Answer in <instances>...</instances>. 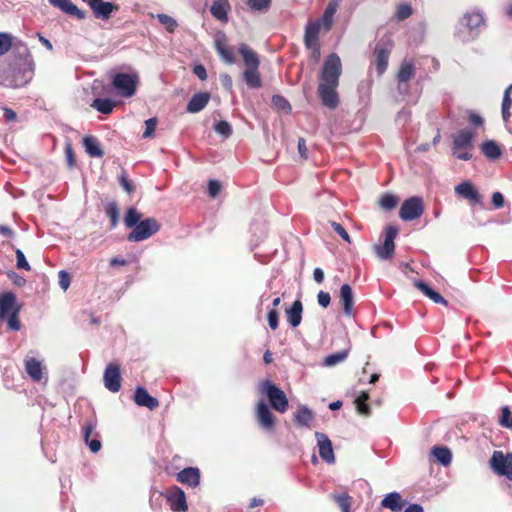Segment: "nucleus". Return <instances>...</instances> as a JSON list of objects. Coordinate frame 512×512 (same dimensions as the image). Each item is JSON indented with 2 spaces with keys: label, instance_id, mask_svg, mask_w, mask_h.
<instances>
[{
  "label": "nucleus",
  "instance_id": "obj_1",
  "mask_svg": "<svg viewBox=\"0 0 512 512\" xmlns=\"http://www.w3.org/2000/svg\"><path fill=\"white\" fill-rule=\"evenodd\" d=\"M341 74L342 63L340 57L336 53L329 54L320 71L317 89L322 104L329 109H335L339 105L337 87Z\"/></svg>",
  "mask_w": 512,
  "mask_h": 512
},
{
  "label": "nucleus",
  "instance_id": "obj_2",
  "mask_svg": "<svg viewBox=\"0 0 512 512\" xmlns=\"http://www.w3.org/2000/svg\"><path fill=\"white\" fill-rule=\"evenodd\" d=\"M476 132L472 129H461L453 135L452 155L459 160L468 161L472 159V149Z\"/></svg>",
  "mask_w": 512,
  "mask_h": 512
},
{
  "label": "nucleus",
  "instance_id": "obj_3",
  "mask_svg": "<svg viewBox=\"0 0 512 512\" xmlns=\"http://www.w3.org/2000/svg\"><path fill=\"white\" fill-rule=\"evenodd\" d=\"M393 46V40L388 34L377 40L373 50L371 66H375L378 76H382L387 70Z\"/></svg>",
  "mask_w": 512,
  "mask_h": 512
},
{
  "label": "nucleus",
  "instance_id": "obj_4",
  "mask_svg": "<svg viewBox=\"0 0 512 512\" xmlns=\"http://www.w3.org/2000/svg\"><path fill=\"white\" fill-rule=\"evenodd\" d=\"M259 392L266 395L271 407L279 413H285L289 406V401L284 393L276 384L270 380L263 381L259 386Z\"/></svg>",
  "mask_w": 512,
  "mask_h": 512
},
{
  "label": "nucleus",
  "instance_id": "obj_5",
  "mask_svg": "<svg viewBox=\"0 0 512 512\" xmlns=\"http://www.w3.org/2000/svg\"><path fill=\"white\" fill-rule=\"evenodd\" d=\"M160 230V224L155 218L140 220L138 224L127 235L130 242H140L150 238Z\"/></svg>",
  "mask_w": 512,
  "mask_h": 512
},
{
  "label": "nucleus",
  "instance_id": "obj_6",
  "mask_svg": "<svg viewBox=\"0 0 512 512\" xmlns=\"http://www.w3.org/2000/svg\"><path fill=\"white\" fill-rule=\"evenodd\" d=\"M139 77L136 73H116L113 77V87L122 97H132L136 93Z\"/></svg>",
  "mask_w": 512,
  "mask_h": 512
},
{
  "label": "nucleus",
  "instance_id": "obj_7",
  "mask_svg": "<svg viewBox=\"0 0 512 512\" xmlns=\"http://www.w3.org/2000/svg\"><path fill=\"white\" fill-rule=\"evenodd\" d=\"M489 464L495 474L512 480V452L504 454L500 450H495Z\"/></svg>",
  "mask_w": 512,
  "mask_h": 512
},
{
  "label": "nucleus",
  "instance_id": "obj_8",
  "mask_svg": "<svg viewBox=\"0 0 512 512\" xmlns=\"http://www.w3.org/2000/svg\"><path fill=\"white\" fill-rule=\"evenodd\" d=\"M398 235V228L394 225H388L384 229V242L374 246L378 258L381 260L391 259L395 251L394 240Z\"/></svg>",
  "mask_w": 512,
  "mask_h": 512
},
{
  "label": "nucleus",
  "instance_id": "obj_9",
  "mask_svg": "<svg viewBox=\"0 0 512 512\" xmlns=\"http://www.w3.org/2000/svg\"><path fill=\"white\" fill-rule=\"evenodd\" d=\"M423 201L420 197H411L402 203L399 216L404 221L415 220L423 214Z\"/></svg>",
  "mask_w": 512,
  "mask_h": 512
},
{
  "label": "nucleus",
  "instance_id": "obj_10",
  "mask_svg": "<svg viewBox=\"0 0 512 512\" xmlns=\"http://www.w3.org/2000/svg\"><path fill=\"white\" fill-rule=\"evenodd\" d=\"M93 12V15L97 19L107 21L110 19L111 14L117 10V6L108 1L104 0H84Z\"/></svg>",
  "mask_w": 512,
  "mask_h": 512
},
{
  "label": "nucleus",
  "instance_id": "obj_11",
  "mask_svg": "<svg viewBox=\"0 0 512 512\" xmlns=\"http://www.w3.org/2000/svg\"><path fill=\"white\" fill-rule=\"evenodd\" d=\"M455 193L472 205H482L483 197L470 181H464L455 187Z\"/></svg>",
  "mask_w": 512,
  "mask_h": 512
},
{
  "label": "nucleus",
  "instance_id": "obj_12",
  "mask_svg": "<svg viewBox=\"0 0 512 512\" xmlns=\"http://www.w3.org/2000/svg\"><path fill=\"white\" fill-rule=\"evenodd\" d=\"M103 380L104 386L110 392H118L121 388V374L119 365L113 363L108 364L104 371Z\"/></svg>",
  "mask_w": 512,
  "mask_h": 512
},
{
  "label": "nucleus",
  "instance_id": "obj_13",
  "mask_svg": "<svg viewBox=\"0 0 512 512\" xmlns=\"http://www.w3.org/2000/svg\"><path fill=\"white\" fill-rule=\"evenodd\" d=\"M315 438L317 440V445L319 448V455L323 461L328 464H332L335 462V455L332 447V442L328 438V436L321 432L315 433Z\"/></svg>",
  "mask_w": 512,
  "mask_h": 512
},
{
  "label": "nucleus",
  "instance_id": "obj_14",
  "mask_svg": "<svg viewBox=\"0 0 512 512\" xmlns=\"http://www.w3.org/2000/svg\"><path fill=\"white\" fill-rule=\"evenodd\" d=\"M167 502L173 512H186L188 505L186 495L179 487H174L167 493Z\"/></svg>",
  "mask_w": 512,
  "mask_h": 512
},
{
  "label": "nucleus",
  "instance_id": "obj_15",
  "mask_svg": "<svg viewBox=\"0 0 512 512\" xmlns=\"http://www.w3.org/2000/svg\"><path fill=\"white\" fill-rule=\"evenodd\" d=\"M215 49L220 58L227 64L235 63V55L232 48L227 46V37L225 33L218 32L215 37Z\"/></svg>",
  "mask_w": 512,
  "mask_h": 512
},
{
  "label": "nucleus",
  "instance_id": "obj_16",
  "mask_svg": "<svg viewBox=\"0 0 512 512\" xmlns=\"http://www.w3.org/2000/svg\"><path fill=\"white\" fill-rule=\"evenodd\" d=\"M49 3L58 9H60L63 13L75 17L79 20H83L86 18V13L78 8L73 2L70 0H48Z\"/></svg>",
  "mask_w": 512,
  "mask_h": 512
},
{
  "label": "nucleus",
  "instance_id": "obj_17",
  "mask_svg": "<svg viewBox=\"0 0 512 512\" xmlns=\"http://www.w3.org/2000/svg\"><path fill=\"white\" fill-rule=\"evenodd\" d=\"M256 417L260 426L270 430L274 426V416L264 401H260L256 408Z\"/></svg>",
  "mask_w": 512,
  "mask_h": 512
},
{
  "label": "nucleus",
  "instance_id": "obj_18",
  "mask_svg": "<svg viewBox=\"0 0 512 512\" xmlns=\"http://www.w3.org/2000/svg\"><path fill=\"white\" fill-rule=\"evenodd\" d=\"M14 310H20V307L16 305V295L12 292L0 294V319L4 320Z\"/></svg>",
  "mask_w": 512,
  "mask_h": 512
},
{
  "label": "nucleus",
  "instance_id": "obj_19",
  "mask_svg": "<svg viewBox=\"0 0 512 512\" xmlns=\"http://www.w3.org/2000/svg\"><path fill=\"white\" fill-rule=\"evenodd\" d=\"M321 30V22L320 21H308L305 25L304 31V45H318L319 44V34Z\"/></svg>",
  "mask_w": 512,
  "mask_h": 512
},
{
  "label": "nucleus",
  "instance_id": "obj_20",
  "mask_svg": "<svg viewBox=\"0 0 512 512\" xmlns=\"http://www.w3.org/2000/svg\"><path fill=\"white\" fill-rule=\"evenodd\" d=\"M135 403L138 406L154 410L159 406V401L152 397L145 388L137 387L134 394Z\"/></svg>",
  "mask_w": 512,
  "mask_h": 512
},
{
  "label": "nucleus",
  "instance_id": "obj_21",
  "mask_svg": "<svg viewBox=\"0 0 512 512\" xmlns=\"http://www.w3.org/2000/svg\"><path fill=\"white\" fill-rule=\"evenodd\" d=\"M340 5V0H330L323 12L321 19L317 21L321 22V27L324 28L325 31H330L334 21V15L336 14Z\"/></svg>",
  "mask_w": 512,
  "mask_h": 512
},
{
  "label": "nucleus",
  "instance_id": "obj_22",
  "mask_svg": "<svg viewBox=\"0 0 512 512\" xmlns=\"http://www.w3.org/2000/svg\"><path fill=\"white\" fill-rule=\"evenodd\" d=\"M177 480L190 487H196L200 482V471L195 467H187L180 471L177 475Z\"/></svg>",
  "mask_w": 512,
  "mask_h": 512
},
{
  "label": "nucleus",
  "instance_id": "obj_23",
  "mask_svg": "<svg viewBox=\"0 0 512 512\" xmlns=\"http://www.w3.org/2000/svg\"><path fill=\"white\" fill-rule=\"evenodd\" d=\"M210 100V94L207 92H199L192 96L187 104L189 113H198L202 111Z\"/></svg>",
  "mask_w": 512,
  "mask_h": 512
},
{
  "label": "nucleus",
  "instance_id": "obj_24",
  "mask_svg": "<svg viewBox=\"0 0 512 512\" xmlns=\"http://www.w3.org/2000/svg\"><path fill=\"white\" fill-rule=\"evenodd\" d=\"M230 9L231 6L228 0H215L210 7V13L217 20L226 23L228 22V12Z\"/></svg>",
  "mask_w": 512,
  "mask_h": 512
},
{
  "label": "nucleus",
  "instance_id": "obj_25",
  "mask_svg": "<svg viewBox=\"0 0 512 512\" xmlns=\"http://www.w3.org/2000/svg\"><path fill=\"white\" fill-rule=\"evenodd\" d=\"M414 285L429 299H431L436 304H442L447 306L448 302L447 300L436 290L431 288L427 283L424 281L418 280L415 281Z\"/></svg>",
  "mask_w": 512,
  "mask_h": 512
},
{
  "label": "nucleus",
  "instance_id": "obj_26",
  "mask_svg": "<svg viewBox=\"0 0 512 512\" xmlns=\"http://www.w3.org/2000/svg\"><path fill=\"white\" fill-rule=\"evenodd\" d=\"M340 301L345 315L351 316L353 312L354 297L349 284H343L340 288Z\"/></svg>",
  "mask_w": 512,
  "mask_h": 512
},
{
  "label": "nucleus",
  "instance_id": "obj_27",
  "mask_svg": "<svg viewBox=\"0 0 512 512\" xmlns=\"http://www.w3.org/2000/svg\"><path fill=\"white\" fill-rule=\"evenodd\" d=\"M83 146L90 157L101 158L104 155V150L99 140L94 136H85L83 138Z\"/></svg>",
  "mask_w": 512,
  "mask_h": 512
},
{
  "label": "nucleus",
  "instance_id": "obj_28",
  "mask_svg": "<svg viewBox=\"0 0 512 512\" xmlns=\"http://www.w3.org/2000/svg\"><path fill=\"white\" fill-rule=\"evenodd\" d=\"M303 305L300 300H295L290 308L286 309V317L289 324L295 328L300 325L302 321Z\"/></svg>",
  "mask_w": 512,
  "mask_h": 512
},
{
  "label": "nucleus",
  "instance_id": "obj_29",
  "mask_svg": "<svg viewBox=\"0 0 512 512\" xmlns=\"http://www.w3.org/2000/svg\"><path fill=\"white\" fill-rule=\"evenodd\" d=\"M238 51L243 57L246 69L259 68L260 60L258 55L252 49H250L248 45L241 44Z\"/></svg>",
  "mask_w": 512,
  "mask_h": 512
},
{
  "label": "nucleus",
  "instance_id": "obj_30",
  "mask_svg": "<svg viewBox=\"0 0 512 512\" xmlns=\"http://www.w3.org/2000/svg\"><path fill=\"white\" fill-rule=\"evenodd\" d=\"M243 80L251 89H259L262 86V79L258 68L245 69Z\"/></svg>",
  "mask_w": 512,
  "mask_h": 512
},
{
  "label": "nucleus",
  "instance_id": "obj_31",
  "mask_svg": "<svg viewBox=\"0 0 512 512\" xmlns=\"http://www.w3.org/2000/svg\"><path fill=\"white\" fill-rule=\"evenodd\" d=\"M480 148L484 156L490 160H496L502 155L500 146L494 140L484 141Z\"/></svg>",
  "mask_w": 512,
  "mask_h": 512
},
{
  "label": "nucleus",
  "instance_id": "obj_32",
  "mask_svg": "<svg viewBox=\"0 0 512 512\" xmlns=\"http://www.w3.org/2000/svg\"><path fill=\"white\" fill-rule=\"evenodd\" d=\"M484 24V17L479 12L467 13L463 17V25L468 28L470 32L477 30L481 26H484Z\"/></svg>",
  "mask_w": 512,
  "mask_h": 512
},
{
  "label": "nucleus",
  "instance_id": "obj_33",
  "mask_svg": "<svg viewBox=\"0 0 512 512\" xmlns=\"http://www.w3.org/2000/svg\"><path fill=\"white\" fill-rule=\"evenodd\" d=\"M25 370L32 380L39 382L42 379V365L41 362L35 358L25 359Z\"/></svg>",
  "mask_w": 512,
  "mask_h": 512
},
{
  "label": "nucleus",
  "instance_id": "obj_34",
  "mask_svg": "<svg viewBox=\"0 0 512 512\" xmlns=\"http://www.w3.org/2000/svg\"><path fill=\"white\" fill-rule=\"evenodd\" d=\"M401 495L398 492H391L385 496V498L381 501V506L384 508H388L393 512H399L402 510Z\"/></svg>",
  "mask_w": 512,
  "mask_h": 512
},
{
  "label": "nucleus",
  "instance_id": "obj_35",
  "mask_svg": "<svg viewBox=\"0 0 512 512\" xmlns=\"http://www.w3.org/2000/svg\"><path fill=\"white\" fill-rule=\"evenodd\" d=\"M314 419V414L307 406H300L294 415L295 422L302 427H309Z\"/></svg>",
  "mask_w": 512,
  "mask_h": 512
},
{
  "label": "nucleus",
  "instance_id": "obj_36",
  "mask_svg": "<svg viewBox=\"0 0 512 512\" xmlns=\"http://www.w3.org/2000/svg\"><path fill=\"white\" fill-rule=\"evenodd\" d=\"M415 75V66L412 61H403L397 73V80L401 82H409Z\"/></svg>",
  "mask_w": 512,
  "mask_h": 512
},
{
  "label": "nucleus",
  "instance_id": "obj_37",
  "mask_svg": "<svg viewBox=\"0 0 512 512\" xmlns=\"http://www.w3.org/2000/svg\"><path fill=\"white\" fill-rule=\"evenodd\" d=\"M432 454L437 461L444 466H448L452 461V453L447 447L434 446L432 448Z\"/></svg>",
  "mask_w": 512,
  "mask_h": 512
},
{
  "label": "nucleus",
  "instance_id": "obj_38",
  "mask_svg": "<svg viewBox=\"0 0 512 512\" xmlns=\"http://www.w3.org/2000/svg\"><path fill=\"white\" fill-rule=\"evenodd\" d=\"M512 84H510L504 91L502 105H501V114L504 122H508L510 119V108L512 106Z\"/></svg>",
  "mask_w": 512,
  "mask_h": 512
},
{
  "label": "nucleus",
  "instance_id": "obj_39",
  "mask_svg": "<svg viewBox=\"0 0 512 512\" xmlns=\"http://www.w3.org/2000/svg\"><path fill=\"white\" fill-rule=\"evenodd\" d=\"M91 106L102 114H110L115 107V102L109 98H96Z\"/></svg>",
  "mask_w": 512,
  "mask_h": 512
},
{
  "label": "nucleus",
  "instance_id": "obj_40",
  "mask_svg": "<svg viewBox=\"0 0 512 512\" xmlns=\"http://www.w3.org/2000/svg\"><path fill=\"white\" fill-rule=\"evenodd\" d=\"M369 394L366 391H362L355 399L356 409L358 413L369 416L371 413L370 407L367 404Z\"/></svg>",
  "mask_w": 512,
  "mask_h": 512
},
{
  "label": "nucleus",
  "instance_id": "obj_41",
  "mask_svg": "<svg viewBox=\"0 0 512 512\" xmlns=\"http://www.w3.org/2000/svg\"><path fill=\"white\" fill-rule=\"evenodd\" d=\"M105 213L110 218L111 229H114L119 221V209L116 202L112 201L105 206Z\"/></svg>",
  "mask_w": 512,
  "mask_h": 512
},
{
  "label": "nucleus",
  "instance_id": "obj_42",
  "mask_svg": "<svg viewBox=\"0 0 512 512\" xmlns=\"http://www.w3.org/2000/svg\"><path fill=\"white\" fill-rule=\"evenodd\" d=\"M156 18L160 24L163 25L165 29L170 33H173L178 27L177 21L167 14L159 13L156 15Z\"/></svg>",
  "mask_w": 512,
  "mask_h": 512
},
{
  "label": "nucleus",
  "instance_id": "obj_43",
  "mask_svg": "<svg viewBox=\"0 0 512 512\" xmlns=\"http://www.w3.org/2000/svg\"><path fill=\"white\" fill-rule=\"evenodd\" d=\"M272 0H247V5L254 12H267L271 7Z\"/></svg>",
  "mask_w": 512,
  "mask_h": 512
},
{
  "label": "nucleus",
  "instance_id": "obj_44",
  "mask_svg": "<svg viewBox=\"0 0 512 512\" xmlns=\"http://www.w3.org/2000/svg\"><path fill=\"white\" fill-rule=\"evenodd\" d=\"M141 214L137 211L136 208L131 207L127 210L124 223L128 228H134L138 222L140 221Z\"/></svg>",
  "mask_w": 512,
  "mask_h": 512
},
{
  "label": "nucleus",
  "instance_id": "obj_45",
  "mask_svg": "<svg viewBox=\"0 0 512 512\" xmlns=\"http://www.w3.org/2000/svg\"><path fill=\"white\" fill-rule=\"evenodd\" d=\"M19 72L22 73V79L17 80L15 79V87H20L26 83H28L33 76V67L32 63H26L25 66L22 69H19Z\"/></svg>",
  "mask_w": 512,
  "mask_h": 512
},
{
  "label": "nucleus",
  "instance_id": "obj_46",
  "mask_svg": "<svg viewBox=\"0 0 512 512\" xmlns=\"http://www.w3.org/2000/svg\"><path fill=\"white\" fill-rule=\"evenodd\" d=\"M498 423L501 427L511 429L512 428V412L509 406H503L501 408V414L498 419Z\"/></svg>",
  "mask_w": 512,
  "mask_h": 512
},
{
  "label": "nucleus",
  "instance_id": "obj_47",
  "mask_svg": "<svg viewBox=\"0 0 512 512\" xmlns=\"http://www.w3.org/2000/svg\"><path fill=\"white\" fill-rule=\"evenodd\" d=\"M399 202V199L397 196L391 193H385L381 199H380V206L385 210H392L394 209Z\"/></svg>",
  "mask_w": 512,
  "mask_h": 512
},
{
  "label": "nucleus",
  "instance_id": "obj_48",
  "mask_svg": "<svg viewBox=\"0 0 512 512\" xmlns=\"http://www.w3.org/2000/svg\"><path fill=\"white\" fill-rule=\"evenodd\" d=\"M347 356H348V351H346V350L330 354L324 359V364L329 367L335 366V365L341 363L342 361H344L347 358Z\"/></svg>",
  "mask_w": 512,
  "mask_h": 512
},
{
  "label": "nucleus",
  "instance_id": "obj_49",
  "mask_svg": "<svg viewBox=\"0 0 512 512\" xmlns=\"http://www.w3.org/2000/svg\"><path fill=\"white\" fill-rule=\"evenodd\" d=\"M13 45V37L6 32H0V57L4 56Z\"/></svg>",
  "mask_w": 512,
  "mask_h": 512
},
{
  "label": "nucleus",
  "instance_id": "obj_50",
  "mask_svg": "<svg viewBox=\"0 0 512 512\" xmlns=\"http://www.w3.org/2000/svg\"><path fill=\"white\" fill-rule=\"evenodd\" d=\"M333 498L341 508L342 512H350L351 497L348 494L334 495Z\"/></svg>",
  "mask_w": 512,
  "mask_h": 512
},
{
  "label": "nucleus",
  "instance_id": "obj_51",
  "mask_svg": "<svg viewBox=\"0 0 512 512\" xmlns=\"http://www.w3.org/2000/svg\"><path fill=\"white\" fill-rule=\"evenodd\" d=\"M97 426V420L96 419H90L88 420L85 425L83 426V438L86 444L92 440L90 437L94 433Z\"/></svg>",
  "mask_w": 512,
  "mask_h": 512
},
{
  "label": "nucleus",
  "instance_id": "obj_52",
  "mask_svg": "<svg viewBox=\"0 0 512 512\" xmlns=\"http://www.w3.org/2000/svg\"><path fill=\"white\" fill-rule=\"evenodd\" d=\"M214 130L224 138H228L232 134V126L227 121H219L214 125Z\"/></svg>",
  "mask_w": 512,
  "mask_h": 512
},
{
  "label": "nucleus",
  "instance_id": "obj_53",
  "mask_svg": "<svg viewBox=\"0 0 512 512\" xmlns=\"http://www.w3.org/2000/svg\"><path fill=\"white\" fill-rule=\"evenodd\" d=\"M272 103L274 106H276L278 109L289 112L291 110L290 103L286 100L285 97L281 95H274L272 97Z\"/></svg>",
  "mask_w": 512,
  "mask_h": 512
},
{
  "label": "nucleus",
  "instance_id": "obj_54",
  "mask_svg": "<svg viewBox=\"0 0 512 512\" xmlns=\"http://www.w3.org/2000/svg\"><path fill=\"white\" fill-rule=\"evenodd\" d=\"M18 310H14V312L10 313V315H7L4 320L7 321V324L9 328L13 331L20 330L21 324L18 319Z\"/></svg>",
  "mask_w": 512,
  "mask_h": 512
},
{
  "label": "nucleus",
  "instance_id": "obj_55",
  "mask_svg": "<svg viewBox=\"0 0 512 512\" xmlns=\"http://www.w3.org/2000/svg\"><path fill=\"white\" fill-rule=\"evenodd\" d=\"M412 14V7L409 4H400L397 8L396 17L399 21L409 18Z\"/></svg>",
  "mask_w": 512,
  "mask_h": 512
},
{
  "label": "nucleus",
  "instance_id": "obj_56",
  "mask_svg": "<svg viewBox=\"0 0 512 512\" xmlns=\"http://www.w3.org/2000/svg\"><path fill=\"white\" fill-rule=\"evenodd\" d=\"M15 254H16V266H17V268L18 269H23V270H26V271H30L31 267H30L28 261L26 260V257L24 255V253L22 252V250L16 249Z\"/></svg>",
  "mask_w": 512,
  "mask_h": 512
},
{
  "label": "nucleus",
  "instance_id": "obj_57",
  "mask_svg": "<svg viewBox=\"0 0 512 512\" xmlns=\"http://www.w3.org/2000/svg\"><path fill=\"white\" fill-rule=\"evenodd\" d=\"M157 125V119L155 117L149 118L145 121V131L143 132V138H152L154 136L155 128Z\"/></svg>",
  "mask_w": 512,
  "mask_h": 512
},
{
  "label": "nucleus",
  "instance_id": "obj_58",
  "mask_svg": "<svg viewBox=\"0 0 512 512\" xmlns=\"http://www.w3.org/2000/svg\"><path fill=\"white\" fill-rule=\"evenodd\" d=\"M58 278H59V286L64 291H66L69 288L70 284H71L70 274L67 271H65V270H61L58 273Z\"/></svg>",
  "mask_w": 512,
  "mask_h": 512
},
{
  "label": "nucleus",
  "instance_id": "obj_59",
  "mask_svg": "<svg viewBox=\"0 0 512 512\" xmlns=\"http://www.w3.org/2000/svg\"><path fill=\"white\" fill-rule=\"evenodd\" d=\"M119 183H120L121 187L127 193L130 194L134 191V186L132 185L131 181L128 179L125 171H122V173L119 175Z\"/></svg>",
  "mask_w": 512,
  "mask_h": 512
},
{
  "label": "nucleus",
  "instance_id": "obj_60",
  "mask_svg": "<svg viewBox=\"0 0 512 512\" xmlns=\"http://www.w3.org/2000/svg\"><path fill=\"white\" fill-rule=\"evenodd\" d=\"M267 318H268L269 327L272 330H276L278 328V324H279V314H278V311L276 309L269 310Z\"/></svg>",
  "mask_w": 512,
  "mask_h": 512
},
{
  "label": "nucleus",
  "instance_id": "obj_61",
  "mask_svg": "<svg viewBox=\"0 0 512 512\" xmlns=\"http://www.w3.org/2000/svg\"><path fill=\"white\" fill-rule=\"evenodd\" d=\"M331 227L333 230L346 242L350 243V236L348 232L345 230V228L337 222H331Z\"/></svg>",
  "mask_w": 512,
  "mask_h": 512
},
{
  "label": "nucleus",
  "instance_id": "obj_62",
  "mask_svg": "<svg viewBox=\"0 0 512 512\" xmlns=\"http://www.w3.org/2000/svg\"><path fill=\"white\" fill-rule=\"evenodd\" d=\"M468 121L470 122L471 125L475 127H481L484 124L483 117L474 111L468 112Z\"/></svg>",
  "mask_w": 512,
  "mask_h": 512
},
{
  "label": "nucleus",
  "instance_id": "obj_63",
  "mask_svg": "<svg viewBox=\"0 0 512 512\" xmlns=\"http://www.w3.org/2000/svg\"><path fill=\"white\" fill-rule=\"evenodd\" d=\"M221 190V183L218 180L212 179L208 182V193L210 197L215 198Z\"/></svg>",
  "mask_w": 512,
  "mask_h": 512
},
{
  "label": "nucleus",
  "instance_id": "obj_64",
  "mask_svg": "<svg viewBox=\"0 0 512 512\" xmlns=\"http://www.w3.org/2000/svg\"><path fill=\"white\" fill-rule=\"evenodd\" d=\"M64 150H65V156H66L68 166L73 167L75 165L76 160H75L73 148H72V145L70 142H67L65 144Z\"/></svg>",
  "mask_w": 512,
  "mask_h": 512
}]
</instances>
